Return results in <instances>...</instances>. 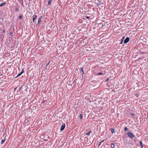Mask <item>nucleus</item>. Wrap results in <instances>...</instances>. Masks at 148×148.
I'll use <instances>...</instances> for the list:
<instances>
[{"label":"nucleus","instance_id":"1a4fd4ad","mask_svg":"<svg viewBox=\"0 0 148 148\" xmlns=\"http://www.w3.org/2000/svg\"><path fill=\"white\" fill-rule=\"evenodd\" d=\"M111 147L112 148H114V144L113 143H111Z\"/></svg>","mask_w":148,"mask_h":148},{"label":"nucleus","instance_id":"a211bd4d","mask_svg":"<svg viewBox=\"0 0 148 148\" xmlns=\"http://www.w3.org/2000/svg\"><path fill=\"white\" fill-rule=\"evenodd\" d=\"M42 17V16H41L40 18L38 19V22H40L41 20V18Z\"/></svg>","mask_w":148,"mask_h":148},{"label":"nucleus","instance_id":"7ed1b4c3","mask_svg":"<svg viewBox=\"0 0 148 148\" xmlns=\"http://www.w3.org/2000/svg\"><path fill=\"white\" fill-rule=\"evenodd\" d=\"M65 124L64 123H63L62 125L61 128L60 130L61 131H63L65 128Z\"/></svg>","mask_w":148,"mask_h":148},{"label":"nucleus","instance_id":"7c9ffc66","mask_svg":"<svg viewBox=\"0 0 148 148\" xmlns=\"http://www.w3.org/2000/svg\"><path fill=\"white\" fill-rule=\"evenodd\" d=\"M5 30H3V33H5Z\"/></svg>","mask_w":148,"mask_h":148},{"label":"nucleus","instance_id":"473e14b6","mask_svg":"<svg viewBox=\"0 0 148 148\" xmlns=\"http://www.w3.org/2000/svg\"><path fill=\"white\" fill-rule=\"evenodd\" d=\"M108 79H107L106 80V81H107L108 80Z\"/></svg>","mask_w":148,"mask_h":148},{"label":"nucleus","instance_id":"6e6552de","mask_svg":"<svg viewBox=\"0 0 148 148\" xmlns=\"http://www.w3.org/2000/svg\"><path fill=\"white\" fill-rule=\"evenodd\" d=\"M5 3V2L4 3H1L0 5V7H2L3 6H4Z\"/></svg>","mask_w":148,"mask_h":148},{"label":"nucleus","instance_id":"aec40b11","mask_svg":"<svg viewBox=\"0 0 148 148\" xmlns=\"http://www.w3.org/2000/svg\"><path fill=\"white\" fill-rule=\"evenodd\" d=\"M15 10L16 12H18V11H19V9H18V7L17 8H16V9H15Z\"/></svg>","mask_w":148,"mask_h":148},{"label":"nucleus","instance_id":"a878e982","mask_svg":"<svg viewBox=\"0 0 148 148\" xmlns=\"http://www.w3.org/2000/svg\"><path fill=\"white\" fill-rule=\"evenodd\" d=\"M19 18L20 19H21L22 18V16L21 15H20L19 16Z\"/></svg>","mask_w":148,"mask_h":148},{"label":"nucleus","instance_id":"f8f14e48","mask_svg":"<svg viewBox=\"0 0 148 148\" xmlns=\"http://www.w3.org/2000/svg\"><path fill=\"white\" fill-rule=\"evenodd\" d=\"M140 144L142 147H143V143L142 141H141L140 142Z\"/></svg>","mask_w":148,"mask_h":148},{"label":"nucleus","instance_id":"4468645a","mask_svg":"<svg viewBox=\"0 0 148 148\" xmlns=\"http://www.w3.org/2000/svg\"><path fill=\"white\" fill-rule=\"evenodd\" d=\"M83 118L82 115V114H80L79 115V118L80 119H81Z\"/></svg>","mask_w":148,"mask_h":148},{"label":"nucleus","instance_id":"9b49d317","mask_svg":"<svg viewBox=\"0 0 148 148\" xmlns=\"http://www.w3.org/2000/svg\"><path fill=\"white\" fill-rule=\"evenodd\" d=\"M91 132V130H90L89 132L87 133L86 135H90V133Z\"/></svg>","mask_w":148,"mask_h":148},{"label":"nucleus","instance_id":"0eeeda50","mask_svg":"<svg viewBox=\"0 0 148 148\" xmlns=\"http://www.w3.org/2000/svg\"><path fill=\"white\" fill-rule=\"evenodd\" d=\"M124 38H125L124 37H123L122 38L121 40V42H120V44H122V43H123V40H124Z\"/></svg>","mask_w":148,"mask_h":148},{"label":"nucleus","instance_id":"4be33fe9","mask_svg":"<svg viewBox=\"0 0 148 148\" xmlns=\"http://www.w3.org/2000/svg\"><path fill=\"white\" fill-rule=\"evenodd\" d=\"M104 141V140H103V141H101V142H100V143H99V145H98V146H99L101 144V143H102Z\"/></svg>","mask_w":148,"mask_h":148},{"label":"nucleus","instance_id":"9d476101","mask_svg":"<svg viewBox=\"0 0 148 148\" xmlns=\"http://www.w3.org/2000/svg\"><path fill=\"white\" fill-rule=\"evenodd\" d=\"M111 131L112 133H113L115 132V130L114 129H111Z\"/></svg>","mask_w":148,"mask_h":148},{"label":"nucleus","instance_id":"f03ea898","mask_svg":"<svg viewBox=\"0 0 148 148\" xmlns=\"http://www.w3.org/2000/svg\"><path fill=\"white\" fill-rule=\"evenodd\" d=\"M130 40V38L129 37H127L125 40L124 41V43L126 44Z\"/></svg>","mask_w":148,"mask_h":148},{"label":"nucleus","instance_id":"dca6fc26","mask_svg":"<svg viewBox=\"0 0 148 148\" xmlns=\"http://www.w3.org/2000/svg\"><path fill=\"white\" fill-rule=\"evenodd\" d=\"M51 1H52L51 0H49L48 2V4L49 5L51 3Z\"/></svg>","mask_w":148,"mask_h":148},{"label":"nucleus","instance_id":"2eb2a0df","mask_svg":"<svg viewBox=\"0 0 148 148\" xmlns=\"http://www.w3.org/2000/svg\"><path fill=\"white\" fill-rule=\"evenodd\" d=\"M124 129L126 131H127L128 130V129H127V127H125L124 128Z\"/></svg>","mask_w":148,"mask_h":148},{"label":"nucleus","instance_id":"2f4dec72","mask_svg":"<svg viewBox=\"0 0 148 148\" xmlns=\"http://www.w3.org/2000/svg\"><path fill=\"white\" fill-rule=\"evenodd\" d=\"M22 88V87H20L19 88V90H20L21 89V88Z\"/></svg>","mask_w":148,"mask_h":148},{"label":"nucleus","instance_id":"bb28decb","mask_svg":"<svg viewBox=\"0 0 148 148\" xmlns=\"http://www.w3.org/2000/svg\"><path fill=\"white\" fill-rule=\"evenodd\" d=\"M86 18L87 19H88L89 18V17L88 16H87L86 17Z\"/></svg>","mask_w":148,"mask_h":148},{"label":"nucleus","instance_id":"393cba45","mask_svg":"<svg viewBox=\"0 0 148 148\" xmlns=\"http://www.w3.org/2000/svg\"><path fill=\"white\" fill-rule=\"evenodd\" d=\"M40 22H38V23L37 24L36 26H38V25H39Z\"/></svg>","mask_w":148,"mask_h":148},{"label":"nucleus","instance_id":"6ab92c4d","mask_svg":"<svg viewBox=\"0 0 148 148\" xmlns=\"http://www.w3.org/2000/svg\"><path fill=\"white\" fill-rule=\"evenodd\" d=\"M5 139H4H4L2 140H1V144H3L4 143V141H5Z\"/></svg>","mask_w":148,"mask_h":148},{"label":"nucleus","instance_id":"c756f323","mask_svg":"<svg viewBox=\"0 0 148 148\" xmlns=\"http://www.w3.org/2000/svg\"><path fill=\"white\" fill-rule=\"evenodd\" d=\"M50 62H49L47 64V65H49V64Z\"/></svg>","mask_w":148,"mask_h":148},{"label":"nucleus","instance_id":"c85d7f7f","mask_svg":"<svg viewBox=\"0 0 148 148\" xmlns=\"http://www.w3.org/2000/svg\"><path fill=\"white\" fill-rule=\"evenodd\" d=\"M21 72H22V73L24 72L23 69Z\"/></svg>","mask_w":148,"mask_h":148},{"label":"nucleus","instance_id":"cd10ccee","mask_svg":"<svg viewBox=\"0 0 148 148\" xmlns=\"http://www.w3.org/2000/svg\"><path fill=\"white\" fill-rule=\"evenodd\" d=\"M136 96L137 97H138V95L137 94H136Z\"/></svg>","mask_w":148,"mask_h":148},{"label":"nucleus","instance_id":"ddd939ff","mask_svg":"<svg viewBox=\"0 0 148 148\" xmlns=\"http://www.w3.org/2000/svg\"><path fill=\"white\" fill-rule=\"evenodd\" d=\"M22 74V72H21L19 74H18L17 75V76H16V77H18V76H20V75H21Z\"/></svg>","mask_w":148,"mask_h":148},{"label":"nucleus","instance_id":"72a5a7b5","mask_svg":"<svg viewBox=\"0 0 148 148\" xmlns=\"http://www.w3.org/2000/svg\"><path fill=\"white\" fill-rule=\"evenodd\" d=\"M75 80L73 81V83H74V82H75Z\"/></svg>","mask_w":148,"mask_h":148},{"label":"nucleus","instance_id":"39448f33","mask_svg":"<svg viewBox=\"0 0 148 148\" xmlns=\"http://www.w3.org/2000/svg\"><path fill=\"white\" fill-rule=\"evenodd\" d=\"M4 36L3 34H1L0 36V39L1 40H3V39L4 38Z\"/></svg>","mask_w":148,"mask_h":148},{"label":"nucleus","instance_id":"20e7f679","mask_svg":"<svg viewBox=\"0 0 148 148\" xmlns=\"http://www.w3.org/2000/svg\"><path fill=\"white\" fill-rule=\"evenodd\" d=\"M80 69L81 70V73H82V75H83L84 74V71L83 70V68L81 67L80 68Z\"/></svg>","mask_w":148,"mask_h":148},{"label":"nucleus","instance_id":"423d86ee","mask_svg":"<svg viewBox=\"0 0 148 148\" xmlns=\"http://www.w3.org/2000/svg\"><path fill=\"white\" fill-rule=\"evenodd\" d=\"M36 18V16L34 15V16L33 18V22H34V20Z\"/></svg>","mask_w":148,"mask_h":148},{"label":"nucleus","instance_id":"5701e85b","mask_svg":"<svg viewBox=\"0 0 148 148\" xmlns=\"http://www.w3.org/2000/svg\"><path fill=\"white\" fill-rule=\"evenodd\" d=\"M131 115L133 116H134L135 115V114L134 113H131Z\"/></svg>","mask_w":148,"mask_h":148},{"label":"nucleus","instance_id":"b1692460","mask_svg":"<svg viewBox=\"0 0 148 148\" xmlns=\"http://www.w3.org/2000/svg\"><path fill=\"white\" fill-rule=\"evenodd\" d=\"M12 34H13V33L12 32H11L10 33V36L12 35Z\"/></svg>","mask_w":148,"mask_h":148},{"label":"nucleus","instance_id":"412c9836","mask_svg":"<svg viewBox=\"0 0 148 148\" xmlns=\"http://www.w3.org/2000/svg\"><path fill=\"white\" fill-rule=\"evenodd\" d=\"M102 74H103L102 73H99L97 74V75H102Z\"/></svg>","mask_w":148,"mask_h":148},{"label":"nucleus","instance_id":"f257e3e1","mask_svg":"<svg viewBox=\"0 0 148 148\" xmlns=\"http://www.w3.org/2000/svg\"><path fill=\"white\" fill-rule=\"evenodd\" d=\"M127 135L130 138H133L134 137V135L132 133L130 132H128L127 133Z\"/></svg>","mask_w":148,"mask_h":148},{"label":"nucleus","instance_id":"f3484780","mask_svg":"<svg viewBox=\"0 0 148 148\" xmlns=\"http://www.w3.org/2000/svg\"><path fill=\"white\" fill-rule=\"evenodd\" d=\"M19 2L20 3H21V4H22L23 3V1L22 0H19Z\"/></svg>","mask_w":148,"mask_h":148}]
</instances>
